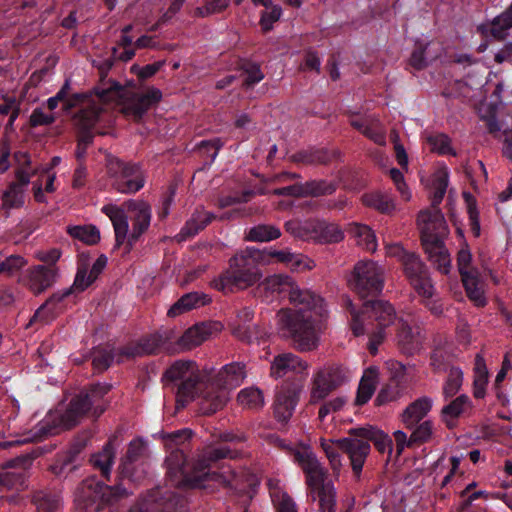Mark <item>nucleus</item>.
Here are the masks:
<instances>
[{
  "label": "nucleus",
  "mask_w": 512,
  "mask_h": 512,
  "mask_svg": "<svg viewBox=\"0 0 512 512\" xmlns=\"http://www.w3.org/2000/svg\"><path fill=\"white\" fill-rule=\"evenodd\" d=\"M240 453L227 446H208L200 451L190 469L185 471L186 455L180 449H172L166 457L167 475L189 488H202L203 483L211 476L210 470L213 464L222 459H236Z\"/></svg>",
  "instance_id": "1"
},
{
  "label": "nucleus",
  "mask_w": 512,
  "mask_h": 512,
  "mask_svg": "<svg viewBox=\"0 0 512 512\" xmlns=\"http://www.w3.org/2000/svg\"><path fill=\"white\" fill-rule=\"evenodd\" d=\"M111 388V384L98 383L82 390L70 400L66 410L54 419V425H42L34 435V439L41 440L49 435H54L57 433V428L70 430L76 427L89 413L95 419L99 418L107 409L108 404L103 401V398Z\"/></svg>",
  "instance_id": "2"
},
{
  "label": "nucleus",
  "mask_w": 512,
  "mask_h": 512,
  "mask_svg": "<svg viewBox=\"0 0 512 512\" xmlns=\"http://www.w3.org/2000/svg\"><path fill=\"white\" fill-rule=\"evenodd\" d=\"M382 454L392 453L393 442L388 434L375 426L366 425L349 430V437L337 439L336 443L349 459L356 478L360 477L363 465L370 453V444Z\"/></svg>",
  "instance_id": "3"
},
{
  "label": "nucleus",
  "mask_w": 512,
  "mask_h": 512,
  "mask_svg": "<svg viewBox=\"0 0 512 512\" xmlns=\"http://www.w3.org/2000/svg\"><path fill=\"white\" fill-rule=\"evenodd\" d=\"M294 461L306 475V484L314 501H318L320 512H335L336 491L333 484L327 481L328 473L317 457L308 448H289Z\"/></svg>",
  "instance_id": "4"
},
{
  "label": "nucleus",
  "mask_w": 512,
  "mask_h": 512,
  "mask_svg": "<svg viewBox=\"0 0 512 512\" xmlns=\"http://www.w3.org/2000/svg\"><path fill=\"white\" fill-rule=\"evenodd\" d=\"M124 206L129 212L135 213L132 217L133 229L129 235L128 218L124 209L114 204H108L102 208V211L110 218L113 224L116 241L115 247L119 248L126 241L127 252H129L141 235L148 229L151 220V209L150 205L142 200H128L124 203Z\"/></svg>",
  "instance_id": "5"
},
{
  "label": "nucleus",
  "mask_w": 512,
  "mask_h": 512,
  "mask_svg": "<svg viewBox=\"0 0 512 512\" xmlns=\"http://www.w3.org/2000/svg\"><path fill=\"white\" fill-rule=\"evenodd\" d=\"M276 317L279 331L283 337L292 340L296 350L309 352L318 347L319 338L311 312L295 308H282Z\"/></svg>",
  "instance_id": "6"
},
{
  "label": "nucleus",
  "mask_w": 512,
  "mask_h": 512,
  "mask_svg": "<svg viewBox=\"0 0 512 512\" xmlns=\"http://www.w3.org/2000/svg\"><path fill=\"white\" fill-rule=\"evenodd\" d=\"M261 277L256 258L247 249L230 258L228 268L212 281V285L218 291L229 294L252 287Z\"/></svg>",
  "instance_id": "7"
},
{
  "label": "nucleus",
  "mask_w": 512,
  "mask_h": 512,
  "mask_svg": "<svg viewBox=\"0 0 512 512\" xmlns=\"http://www.w3.org/2000/svg\"><path fill=\"white\" fill-rule=\"evenodd\" d=\"M365 333L369 335L368 350L376 355L378 347L386 338V329L396 320V311L392 304L384 300H367L362 304Z\"/></svg>",
  "instance_id": "8"
},
{
  "label": "nucleus",
  "mask_w": 512,
  "mask_h": 512,
  "mask_svg": "<svg viewBox=\"0 0 512 512\" xmlns=\"http://www.w3.org/2000/svg\"><path fill=\"white\" fill-rule=\"evenodd\" d=\"M387 253L400 262L406 279L416 293L423 298H432L434 285L429 269L420 256L415 252L405 250L400 244L387 246Z\"/></svg>",
  "instance_id": "9"
},
{
  "label": "nucleus",
  "mask_w": 512,
  "mask_h": 512,
  "mask_svg": "<svg viewBox=\"0 0 512 512\" xmlns=\"http://www.w3.org/2000/svg\"><path fill=\"white\" fill-rule=\"evenodd\" d=\"M128 495L122 484L108 486L96 478H87L76 490L75 502L84 512H99L103 504H110Z\"/></svg>",
  "instance_id": "10"
},
{
  "label": "nucleus",
  "mask_w": 512,
  "mask_h": 512,
  "mask_svg": "<svg viewBox=\"0 0 512 512\" xmlns=\"http://www.w3.org/2000/svg\"><path fill=\"white\" fill-rule=\"evenodd\" d=\"M348 285L360 298L378 296L384 286V272L372 260L358 261L348 278Z\"/></svg>",
  "instance_id": "11"
},
{
  "label": "nucleus",
  "mask_w": 512,
  "mask_h": 512,
  "mask_svg": "<svg viewBox=\"0 0 512 512\" xmlns=\"http://www.w3.org/2000/svg\"><path fill=\"white\" fill-rule=\"evenodd\" d=\"M107 173L112 186L120 193H135L144 186V177L137 164L127 163L117 157H107Z\"/></svg>",
  "instance_id": "12"
},
{
  "label": "nucleus",
  "mask_w": 512,
  "mask_h": 512,
  "mask_svg": "<svg viewBox=\"0 0 512 512\" xmlns=\"http://www.w3.org/2000/svg\"><path fill=\"white\" fill-rule=\"evenodd\" d=\"M161 99L162 92L155 87L148 88L145 93L128 92L123 88V96L116 98L122 103L121 112L133 117L136 122L141 121L147 111L156 106Z\"/></svg>",
  "instance_id": "13"
},
{
  "label": "nucleus",
  "mask_w": 512,
  "mask_h": 512,
  "mask_svg": "<svg viewBox=\"0 0 512 512\" xmlns=\"http://www.w3.org/2000/svg\"><path fill=\"white\" fill-rule=\"evenodd\" d=\"M100 108L91 106L86 109H80L74 116V125L77 128V148L75 156L80 163L86 156L87 148L93 143L94 133L92 129L99 120Z\"/></svg>",
  "instance_id": "14"
},
{
  "label": "nucleus",
  "mask_w": 512,
  "mask_h": 512,
  "mask_svg": "<svg viewBox=\"0 0 512 512\" xmlns=\"http://www.w3.org/2000/svg\"><path fill=\"white\" fill-rule=\"evenodd\" d=\"M303 387L304 379L302 377H295L293 380L284 381L277 392L274 403V416L282 425L287 424L291 418Z\"/></svg>",
  "instance_id": "15"
},
{
  "label": "nucleus",
  "mask_w": 512,
  "mask_h": 512,
  "mask_svg": "<svg viewBox=\"0 0 512 512\" xmlns=\"http://www.w3.org/2000/svg\"><path fill=\"white\" fill-rule=\"evenodd\" d=\"M417 224L420 229L422 247L442 242L448 234V226L440 209L420 211L417 216Z\"/></svg>",
  "instance_id": "16"
},
{
  "label": "nucleus",
  "mask_w": 512,
  "mask_h": 512,
  "mask_svg": "<svg viewBox=\"0 0 512 512\" xmlns=\"http://www.w3.org/2000/svg\"><path fill=\"white\" fill-rule=\"evenodd\" d=\"M343 382L342 369L338 366H330L316 373L310 392V404L323 401L330 393L337 389Z\"/></svg>",
  "instance_id": "17"
},
{
  "label": "nucleus",
  "mask_w": 512,
  "mask_h": 512,
  "mask_svg": "<svg viewBox=\"0 0 512 512\" xmlns=\"http://www.w3.org/2000/svg\"><path fill=\"white\" fill-rule=\"evenodd\" d=\"M146 496L152 512H188L186 498L176 491L157 487Z\"/></svg>",
  "instance_id": "18"
},
{
  "label": "nucleus",
  "mask_w": 512,
  "mask_h": 512,
  "mask_svg": "<svg viewBox=\"0 0 512 512\" xmlns=\"http://www.w3.org/2000/svg\"><path fill=\"white\" fill-rule=\"evenodd\" d=\"M163 344L164 338L162 335L158 333L145 335L119 348L117 363H122L125 359L156 354Z\"/></svg>",
  "instance_id": "19"
},
{
  "label": "nucleus",
  "mask_w": 512,
  "mask_h": 512,
  "mask_svg": "<svg viewBox=\"0 0 512 512\" xmlns=\"http://www.w3.org/2000/svg\"><path fill=\"white\" fill-rule=\"evenodd\" d=\"M114 65L113 59H106L96 65L100 74V82L93 88L95 94L102 103L116 101V98L123 96V86L114 80H106L107 74Z\"/></svg>",
  "instance_id": "20"
},
{
  "label": "nucleus",
  "mask_w": 512,
  "mask_h": 512,
  "mask_svg": "<svg viewBox=\"0 0 512 512\" xmlns=\"http://www.w3.org/2000/svg\"><path fill=\"white\" fill-rule=\"evenodd\" d=\"M396 341L399 350L407 355L413 356L422 349L424 336L419 327H412L403 319L398 321Z\"/></svg>",
  "instance_id": "21"
},
{
  "label": "nucleus",
  "mask_w": 512,
  "mask_h": 512,
  "mask_svg": "<svg viewBox=\"0 0 512 512\" xmlns=\"http://www.w3.org/2000/svg\"><path fill=\"white\" fill-rule=\"evenodd\" d=\"M57 274L56 266H33L28 270L27 286L33 294L39 295L53 285Z\"/></svg>",
  "instance_id": "22"
},
{
  "label": "nucleus",
  "mask_w": 512,
  "mask_h": 512,
  "mask_svg": "<svg viewBox=\"0 0 512 512\" xmlns=\"http://www.w3.org/2000/svg\"><path fill=\"white\" fill-rule=\"evenodd\" d=\"M512 28V3L489 23L477 26V32L483 37L491 36L497 41H503L508 36V30Z\"/></svg>",
  "instance_id": "23"
},
{
  "label": "nucleus",
  "mask_w": 512,
  "mask_h": 512,
  "mask_svg": "<svg viewBox=\"0 0 512 512\" xmlns=\"http://www.w3.org/2000/svg\"><path fill=\"white\" fill-rule=\"evenodd\" d=\"M229 399L228 391L219 383H211L202 392L199 409L205 415H211L221 410Z\"/></svg>",
  "instance_id": "24"
},
{
  "label": "nucleus",
  "mask_w": 512,
  "mask_h": 512,
  "mask_svg": "<svg viewBox=\"0 0 512 512\" xmlns=\"http://www.w3.org/2000/svg\"><path fill=\"white\" fill-rule=\"evenodd\" d=\"M308 368V363L293 353H282L274 357L271 362L270 375L274 378L284 377L289 371L295 372L298 377Z\"/></svg>",
  "instance_id": "25"
},
{
  "label": "nucleus",
  "mask_w": 512,
  "mask_h": 512,
  "mask_svg": "<svg viewBox=\"0 0 512 512\" xmlns=\"http://www.w3.org/2000/svg\"><path fill=\"white\" fill-rule=\"evenodd\" d=\"M218 322H202L188 328L180 337L178 344L186 350H191L209 339L214 331H219Z\"/></svg>",
  "instance_id": "26"
},
{
  "label": "nucleus",
  "mask_w": 512,
  "mask_h": 512,
  "mask_svg": "<svg viewBox=\"0 0 512 512\" xmlns=\"http://www.w3.org/2000/svg\"><path fill=\"white\" fill-rule=\"evenodd\" d=\"M344 233L336 223L312 219L311 240L319 244L339 243Z\"/></svg>",
  "instance_id": "27"
},
{
  "label": "nucleus",
  "mask_w": 512,
  "mask_h": 512,
  "mask_svg": "<svg viewBox=\"0 0 512 512\" xmlns=\"http://www.w3.org/2000/svg\"><path fill=\"white\" fill-rule=\"evenodd\" d=\"M454 359L452 343L443 338L435 339L430 355V365L434 372L446 371L454 362Z\"/></svg>",
  "instance_id": "28"
},
{
  "label": "nucleus",
  "mask_w": 512,
  "mask_h": 512,
  "mask_svg": "<svg viewBox=\"0 0 512 512\" xmlns=\"http://www.w3.org/2000/svg\"><path fill=\"white\" fill-rule=\"evenodd\" d=\"M295 281L288 275L274 274L266 277L261 283L258 284L256 291L264 292L265 296L268 297L272 294L283 295V297L289 298V294L293 289Z\"/></svg>",
  "instance_id": "29"
},
{
  "label": "nucleus",
  "mask_w": 512,
  "mask_h": 512,
  "mask_svg": "<svg viewBox=\"0 0 512 512\" xmlns=\"http://www.w3.org/2000/svg\"><path fill=\"white\" fill-rule=\"evenodd\" d=\"M211 302V298L202 292H190L181 296L168 310L169 317H176L192 309L200 308Z\"/></svg>",
  "instance_id": "30"
},
{
  "label": "nucleus",
  "mask_w": 512,
  "mask_h": 512,
  "mask_svg": "<svg viewBox=\"0 0 512 512\" xmlns=\"http://www.w3.org/2000/svg\"><path fill=\"white\" fill-rule=\"evenodd\" d=\"M146 452V444L141 439L132 440L126 451L125 456L121 459L119 466V474L121 478L130 479L133 475V464L142 458Z\"/></svg>",
  "instance_id": "31"
},
{
  "label": "nucleus",
  "mask_w": 512,
  "mask_h": 512,
  "mask_svg": "<svg viewBox=\"0 0 512 512\" xmlns=\"http://www.w3.org/2000/svg\"><path fill=\"white\" fill-rule=\"evenodd\" d=\"M288 300L296 310H308L311 313L313 309L320 307L323 301L319 295L308 289L299 288L296 283L293 285Z\"/></svg>",
  "instance_id": "32"
},
{
  "label": "nucleus",
  "mask_w": 512,
  "mask_h": 512,
  "mask_svg": "<svg viewBox=\"0 0 512 512\" xmlns=\"http://www.w3.org/2000/svg\"><path fill=\"white\" fill-rule=\"evenodd\" d=\"M432 401L428 397H421L412 402L402 413V421L406 428H414L430 411Z\"/></svg>",
  "instance_id": "33"
},
{
  "label": "nucleus",
  "mask_w": 512,
  "mask_h": 512,
  "mask_svg": "<svg viewBox=\"0 0 512 512\" xmlns=\"http://www.w3.org/2000/svg\"><path fill=\"white\" fill-rule=\"evenodd\" d=\"M245 377V364L242 362H234L223 367L218 373L217 381L228 391V389L240 386Z\"/></svg>",
  "instance_id": "34"
},
{
  "label": "nucleus",
  "mask_w": 512,
  "mask_h": 512,
  "mask_svg": "<svg viewBox=\"0 0 512 512\" xmlns=\"http://www.w3.org/2000/svg\"><path fill=\"white\" fill-rule=\"evenodd\" d=\"M428 260L441 273L447 275L451 268L450 254L445 247L444 241L423 247Z\"/></svg>",
  "instance_id": "35"
},
{
  "label": "nucleus",
  "mask_w": 512,
  "mask_h": 512,
  "mask_svg": "<svg viewBox=\"0 0 512 512\" xmlns=\"http://www.w3.org/2000/svg\"><path fill=\"white\" fill-rule=\"evenodd\" d=\"M335 155L336 152L330 153L326 149H307L294 153L291 160L305 165H327Z\"/></svg>",
  "instance_id": "36"
},
{
  "label": "nucleus",
  "mask_w": 512,
  "mask_h": 512,
  "mask_svg": "<svg viewBox=\"0 0 512 512\" xmlns=\"http://www.w3.org/2000/svg\"><path fill=\"white\" fill-rule=\"evenodd\" d=\"M31 503L37 512H57L60 507V497L50 490H36L31 494Z\"/></svg>",
  "instance_id": "37"
},
{
  "label": "nucleus",
  "mask_w": 512,
  "mask_h": 512,
  "mask_svg": "<svg viewBox=\"0 0 512 512\" xmlns=\"http://www.w3.org/2000/svg\"><path fill=\"white\" fill-rule=\"evenodd\" d=\"M72 293V288L66 289L61 293H54L50 296L45 303H43L34 313L33 317L30 319L29 324L31 325L36 321H41L43 323H47L54 317V306L61 302L64 298L69 296Z\"/></svg>",
  "instance_id": "38"
},
{
  "label": "nucleus",
  "mask_w": 512,
  "mask_h": 512,
  "mask_svg": "<svg viewBox=\"0 0 512 512\" xmlns=\"http://www.w3.org/2000/svg\"><path fill=\"white\" fill-rule=\"evenodd\" d=\"M198 372L195 362L189 360L175 361L163 374L165 382L183 381Z\"/></svg>",
  "instance_id": "39"
},
{
  "label": "nucleus",
  "mask_w": 512,
  "mask_h": 512,
  "mask_svg": "<svg viewBox=\"0 0 512 512\" xmlns=\"http://www.w3.org/2000/svg\"><path fill=\"white\" fill-rule=\"evenodd\" d=\"M200 377L199 373H194L191 377L181 381L178 385L176 393V406L183 408L186 404L192 401L199 390Z\"/></svg>",
  "instance_id": "40"
},
{
  "label": "nucleus",
  "mask_w": 512,
  "mask_h": 512,
  "mask_svg": "<svg viewBox=\"0 0 512 512\" xmlns=\"http://www.w3.org/2000/svg\"><path fill=\"white\" fill-rule=\"evenodd\" d=\"M461 281L465 288L466 294L477 306H484L486 299L484 292L480 287L478 270H473L471 273H463Z\"/></svg>",
  "instance_id": "41"
},
{
  "label": "nucleus",
  "mask_w": 512,
  "mask_h": 512,
  "mask_svg": "<svg viewBox=\"0 0 512 512\" xmlns=\"http://www.w3.org/2000/svg\"><path fill=\"white\" fill-rule=\"evenodd\" d=\"M349 234L357 241V244L369 252H375L377 248L376 237L372 229L364 224L353 223L349 226Z\"/></svg>",
  "instance_id": "42"
},
{
  "label": "nucleus",
  "mask_w": 512,
  "mask_h": 512,
  "mask_svg": "<svg viewBox=\"0 0 512 512\" xmlns=\"http://www.w3.org/2000/svg\"><path fill=\"white\" fill-rule=\"evenodd\" d=\"M25 189H21L16 184H9L2 195L1 210L4 211L5 218L10 216L11 209H18L24 205Z\"/></svg>",
  "instance_id": "43"
},
{
  "label": "nucleus",
  "mask_w": 512,
  "mask_h": 512,
  "mask_svg": "<svg viewBox=\"0 0 512 512\" xmlns=\"http://www.w3.org/2000/svg\"><path fill=\"white\" fill-rule=\"evenodd\" d=\"M376 378L377 370L375 368H368L365 371L357 391V405H364L371 399L376 389Z\"/></svg>",
  "instance_id": "44"
},
{
  "label": "nucleus",
  "mask_w": 512,
  "mask_h": 512,
  "mask_svg": "<svg viewBox=\"0 0 512 512\" xmlns=\"http://www.w3.org/2000/svg\"><path fill=\"white\" fill-rule=\"evenodd\" d=\"M488 383V370L484 358L477 354L475 357L473 395L477 399L485 396V387Z\"/></svg>",
  "instance_id": "45"
},
{
  "label": "nucleus",
  "mask_w": 512,
  "mask_h": 512,
  "mask_svg": "<svg viewBox=\"0 0 512 512\" xmlns=\"http://www.w3.org/2000/svg\"><path fill=\"white\" fill-rule=\"evenodd\" d=\"M362 202L365 206L373 208L383 214H390L395 209L393 200L387 194L380 192L364 194L362 196Z\"/></svg>",
  "instance_id": "46"
},
{
  "label": "nucleus",
  "mask_w": 512,
  "mask_h": 512,
  "mask_svg": "<svg viewBox=\"0 0 512 512\" xmlns=\"http://www.w3.org/2000/svg\"><path fill=\"white\" fill-rule=\"evenodd\" d=\"M115 457V449L112 440H109L103 447L102 451L91 457V463L95 468L101 471L103 477L108 479L110 468Z\"/></svg>",
  "instance_id": "47"
},
{
  "label": "nucleus",
  "mask_w": 512,
  "mask_h": 512,
  "mask_svg": "<svg viewBox=\"0 0 512 512\" xmlns=\"http://www.w3.org/2000/svg\"><path fill=\"white\" fill-rule=\"evenodd\" d=\"M469 398L466 395H460L448 405L442 408L441 414L443 421L449 429H452L455 424L449 420L458 418L465 410V407L469 404Z\"/></svg>",
  "instance_id": "48"
},
{
  "label": "nucleus",
  "mask_w": 512,
  "mask_h": 512,
  "mask_svg": "<svg viewBox=\"0 0 512 512\" xmlns=\"http://www.w3.org/2000/svg\"><path fill=\"white\" fill-rule=\"evenodd\" d=\"M281 236L280 229L274 225L259 224L252 227L245 239L253 242H267L278 239Z\"/></svg>",
  "instance_id": "49"
},
{
  "label": "nucleus",
  "mask_w": 512,
  "mask_h": 512,
  "mask_svg": "<svg viewBox=\"0 0 512 512\" xmlns=\"http://www.w3.org/2000/svg\"><path fill=\"white\" fill-rule=\"evenodd\" d=\"M70 236L88 245H94L100 240V232L93 225L72 226L67 228Z\"/></svg>",
  "instance_id": "50"
},
{
  "label": "nucleus",
  "mask_w": 512,
  "mask_h": 512,
  "mask_svg": "<svg viewBox=\"0 0 512 512\" xmlns=\"http://www.w3.org/2000/svg\"><path fill=\"white\" fill-rule=\"evenodd\" d=\"M303 197L312 196L319 197L323 195H330L335 192L336 185L326 180H312L302 185Z\"/></svg>",
  "instance_id": "51"
},
{
  "label": "nucleus",
  "mask_w": 512,
  "mask_h": 512,
  "mask_svg": "<svg viewBox=\"0 0 512 512\" xmlns=\"http://www.w3.org/2000/svg\"><path fill=\"white\" fill-rule=\"evenodd\" d=\"M26 487L25 472L5 471L0 473V490H22Z\"/></svg>",
  "instance_id": "52"
},
{
  "label": "nucleus",
  "mask_w": 512,
  "mask_h": 512,
  "mask_svg": "<svg viewBox=\"0 0 512 512\" xmlns=\"http://www.w3.org/2000/svg\"><path fill=\"white\" fill-rule=\"evenodd\" d=\"M343 305L344 307L350 312L351 314V330L355 336H361L364 335L366 332V328L364 327V320H363V314H362V308L357 311L354 307V304L349 296L344 295L342 297Z\"/></svg>",
  "instance_id": "53"
},
{
  "label": "nucleus",
  "mask_w": 512,
  "mask_h": 512,
  "mask_svg": "<svg viewBox=\"0 0 512 512\" xmlns=\"http://www.w3.org/2000/svg\"><path fill=\"white\" fill-rule=\"evenodd\" d=\"M237 401L241 406L248 409H257L263 406L264 398L262 392L257 388H246L240 391Z\"/></svg>",
  "instance_id": "54"
},
{
  "label": "nucleus",
  "mask_w": 512,
  "mask_h": 512,
  "mask_svg": "<svg viewBox=\"0 0 512 512\" xmlns=\"http://www.w3.org/2000/svg\"><path fill=\"white\" fill-rule=\"evenodd\" d=\"M337 440H325L321 439V447L329 460L333 474L338 476L342 467L341 457L338 450L342 451L336 443Z\"/></svg>",
  "instance_id": "55"
},
{
  "label": "nucleus",
  "mask_w": 512,
  "mask_h": 512,
  "mask_svg": "<svg viewBox=\"0 0 512 512\" xmlns=\"http://www.w3.org/2000/svg\"><path fill=\"white\" fill-rule=\"evenodd\" d=\"M430 43L416 42L408 59V65L415 70H423L428 66L427 49Z\"/></svg>",
  "instance_id": "56"
},
{
  "label": "nucleus",
  "mask_w": 512,
  "mask_h": 512,
  "mask_svg": "<svg viewBox=\"0 0 512 512\" xmlns=\"http://www.w3.org/2000/svg\"><path fill=\"white\" fill-rule=\"evenodd\" d=\"M463 382V372L460 368L451 366L443 388L446 398L453 397L460 390Z\"/></svg>",
  "instance_id": "57"
},
{
  "label": "nucleus",
  "mask_w": 512,
  "mask_h": 512,
  "mask_svg": "<svg viewBox=\"0 0 512 512\" xmlns=\"http://www.w3.org/2000/svg\"><path fill=\"white\" fill-rule=\"evenodd\" d=\"M312 219L307 221L290 220L285 223V230L294 237L311 240Z\"/></svg>",
  "instance_id": "58"
},
{
  "label": "nucleus",
  "mask_w": 512,
  "mask_h": 512,
  "mask_svg": "<svg viewBox=\"0 0 512 512\" xmlns=\"http://www.w3.org/2000/svg\"><path fill=\"white\" fill-rule=\"evenodd\" d=\"M427 142L431 146L432 152L456 156V152L451 147V139L446 134L431 135L427 138Z\"/></svg>",
  "instance_id": "59"
},
{
  "label": "nucleus",
  "mask_w": 512,
  "mask_h": 512,
  "mask_svg": "<svg viewBox=\"0 0 512 512\" xmlns=\"http://www.w3.org/2000/svg\"><path fill=\"white\" fill-rule=\"evenodd\" d=\"M432 436V422L427 420L419 424L411 433L407 446L412 447L427 442Z\"/></svg>",
  "instance_id": "60"
},
{
  "label": "nucleus",
  "mask_w": 512,
  "mask_h": 512,
  "mask_svg": "<svg viewBox=\"0 0 512 512\" xmlns=\"http://www.w3.org/2000/svg\"><path fill=\"white\" fill-rule=\"evenodd\" d=\"M114 358L118 359V351L114 353L113 350L98 348L93 352V367L102 372L110 367Z\"/></svg>",
  "instance_id": "61"
},
{
  "label": "nucleus",
  "mask_w": 512,
  "mask_h": 512,
  "mask_svg": "<svg viewBox=\"0 0 512 512\" xmlns=\"http://www.w3.org/2000/svg\"><path fill=\"white\" fill-rule=\"evenodd\" d=\"M15 157L20 161V157L24 158V164L22 167L18 168L15 171L16 181L11 184H16L20 186L21 189H25V187L29 184L31 176L35 174V171L30 169V158L27 154H15Z\"/></svg>",
  "instance_id": "62"
},
{
  "label": "nucleus",
  "mask_w": 512,
  "mask_h": 512,
  "mask_svg": "<svg viewBox=\"0 0 512 512\" xmlns=\"http://www.w3.org/2000/svg\"><path fill=\"white\" fill-rule=\"evenodd\" d=\"M232 333L236 338L246 343H252L254 339L262 337V333L258 325L237 324L233 327Z\"/></svg>",
  "instance_id": "63"
},
{
  "label": "nucleus",
  "mask_w": 512,
  "mask_h": 512,
  "mask_svg": "<svg viewBox=\"0 0 512 512\" xmlns=\"http://www.w3.org/2000/svg\"><path fill=\"white\" fill-rule=\"evenodd\" d=\"M466 203H467V211L469 215L470 228L475 237L480 236V221H479V212L477 210L476 199L470 193L463 194Z\"/></svg>",
  "instance_id": "64"
}]
</instances>
